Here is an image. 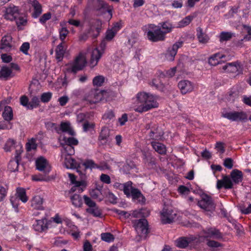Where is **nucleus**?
<instances>
[{"mask_svg":"<svg viewBox=\"0 0 251 251\" xmlns=\"http://www.w3.org/2000/svg\"><path fill=\"white\" fill-rule=\"evenodd\" d=\"M193 19V16H192L189 15L186 17L179 23V27H184L188 25L191 23Z\"/></svg>","mask_w":251,"mask_h":251,"instance_id":"45","label":"nucleus"},{"mask_svg":"<svg viewBox=\"0 0 251 251\" xmlns=\"http://www.w3.org/2000/svg\"><path fill=\"white\" fill-rule=\"evenodd\" d=\"M83 199L84 203L89 207L88 208H91L97 205L95 201L86 195L83 196Z\"/></svg>","mask_w":251,"mask_h":251,"instance_id":"52","label":"nucleus"},{"mask_svg":"<svg viewBox=\"0 0 251 251\" xmlns=\"http://www.w3.org/2000/svg\"><path fill=\"white\" fill-rule=\"evenodd\" d=\"M109 137V131L106 128H103L100 132L99 139L101 140H105Z\"/></svg>","mask_w":251,"mask_h":251,"instance_id":"53","label":"nucleus"},{"mask_svg":"<svg viewBox=\"0 0 251 251\" xmlns=\"http://www.w3.org/2000/svg\"><path fill=\"white\" fill-rule=\"evenodd\" d=\"M83 249L84 251H92V245L89 241L86 240L83 244Z\"/></svg>","mask_w":251,"mask_h":251,"instance_id":"64","label":"nucleus"},{"mask_svg":"<svg viewBox=\"0 0 251 251\" xmlns=\"http://www.w3.org/2000/svg\"><path fill=\"white\" fill-rule=\"evenodd\" d=\"M15 141L13 139H9L6 142L4 150L5 151H10L11 150L15 148Z\"/></svg>","mask_w":251,"mask_h":251,"instance_id":"43","label":"nucleus"},{"mask_svg":"<svg viewBox=\"0 0 251 251\" xmlns=\"http://www.w3.org/2000/svg\"><path fill=\"white\" fill-rule=\"evenodd\" d=\"M51 13L48 12L43 14L39 19V21L42 24H44L47 21L49 20L51 18Z\"/></svg>","mask_w":251,"mask_h":251,"instance_id":"59","label":"nucleus"},{"mask_svg":"<svg viewBox=\"0 0 251 251\" xmlns=\"http://www.w3.org/2000/svg\"><path fill=\"white\" fill-rule=\"evenodd\" d=\"M182 41H178L175 43L172 47L168 48L165 54L166 59L169 61H173L178 49L182 47Z\"/></svg>","mask_w":251,"mask_h":251,"instance_id":"12","label":"nucleus"},{"mask_svg":"<svg viewBox=\"0 0 251 251\" xmlns=\"http://www.w3.org/2000/svg\"><path fill=\"white\" fill-rule=\"evenodd\" d=\"M67 46L65 42H62L56 47L55 50L56 59L58 61H61L64 55Z\"/></svg>","mask_w":251,"mask_h":251,"instance_id":"24","label":"nucleus"},{"mask_svg":"<svg viewBox=\"0 0 251 251\" xmlns=\"http://www.w3.org/2000/svg\"><path fill=\"white\" fill-rule=\"evenodd\" d=\"M132 223L137 232L141 236H146L149 232L148 223L146 219L143 218L133 220Z\"/></svg>","mask_w":251,"mask_h":251,"instance_id":"5","label":"nucleus"},{"mask_svg":"<svg viewBox=\"0 0 251 251\" xmlns=\"http://www.w3.org/2000/svg\"><path fill=\"white\" fill-rule=\"evenodd\" d=\"M63 147H64V149L65 151L66 152L68 155H71L74 154L75 150H74V148L73 146L65 144L64 145Z\"/></svg>","mask_w":251,"mask_h":251,"instance_id":"58","label":"nucleus"},{"mask_svg":"<svg viewBox=\"0 0 251 251\" xmlns=\"http://www.w3.org/2000/svg\"><path fill=\"white\" fill-rule=\"evenodd\" d=\"M65 144L73 146V145H77L78 144V141L75 138L69 137L68 138H64V139Z\"/></svg>","mask_w":251,"mask_h":251,"instance_id":"51","label":"nucleus"},{"mask_svg":"<svg viewBox=\"0 0 251 251\" xmlns=\"http://www.w3.org/2000/svg\"><path fill=\"white\" fill-rule=\"evenodd\" d=\"M222 69L225 72L227 73L240 74L242 72V67L241 63L238 61L226 63L223 66Z\"/></svg>","mask_w":251,"mask_h":251,"instance_id":"8","label":"nucleus"},{"mask_svg":"<svg viewBox=\"0 0 251 251\" xmlns=\"http://www.w3.org/2000/svg\"><path fill=\"white\" fill-rule=\"evenodd\" d=\"M12 127V123H6L4 121L0 122V129H11Z\"/></svg>","mask_w":251,"mask_h":251,"instance_id":"60","label":"nucleus"},{"mask_svg":"<svg viewBox=\"0 0 251 251\" xmlns=\"http://www.w3.org/2000/svg\"><path fill=\"white\" fill-rule=\"evenodd\" d=\"M130 197L136 202L142 204L145 202L146 199L145 197L143 195L141 191L137 188H135L132 190Z\"/></svg>","mask_w":251,"mask_h":251,"instance_id":"23","label":"nucleus"},{"mask_svg":"<svg viewBox=\"0 0 251 251\" xmlns=\"http://www.w3.org/2000/svg\"><path fill=\"white\" fill-rule=\"evenodd\" d=\"M230 176L232 180L235 184H238L242 181L243 173L241 171L237 170H234L231 173Z\"/></svg>","mask_w":251,"mask_h":251,"instance_id":"30","label":"nucleus"},{"mask_svg":"<svg viewBox=\"0 0 251 251\" xmlns=\"http://www.w3.org/2000/svg\"><path fill=\"white\" fill-rule=\"evenodd\" d=\"M225 57L226 56L225 55L222 54L220 53H216L209 57L208 63L210 65L216 66L221 63V60Z\"/></svg>","mask_w":251,"mask_h":251,"instance_id":"25","label":"nucleus"},{"mask_svg":"<svg viewBox=\"0 0 251 251\" xmlns=\"http://www.w3.org/2000/svg\"><path fill=\"white\" fill-rule=\"evenodd\" d=\"M36 168L40 171L48 174L51 170V167L48 161L45 158L41 157L36 161Z\"/></svg>","mask_w":251,"mask_h":251,"instance_id":"14","label":"nucleus"},{"mask_svg":"<svg viewBox=\"0 0 251 251\" xmlns=\"http://www.w3.org/2000/svg\"><path fill=\"white\" fill-rule=\"evenodd\" d=\"M91 198L93 199H99L100 201L101 200L99 197L101 195V193L100 189H95L92 190L90 192Z\"/></svg>","mask_w":251,"mask_h":251,"instance_id":"46","label":"nucleus"},{"mask_svg":"<svg viewBox=\"0 0 251 251\" xmlns=\"http://www.w3.org/2000/svg\"><path fill=\"white\" fill-rule=\"evenodd\" d=\"M163 135V133L159 131L158 126H156L151 127L149 134L150 138L155 140L160 139Z\"/></svg>","mask_w":251,"mask_h":251,"instance_id":"29","label":"nucleus"},{"mask_svg":"<svg viewBox=\"0 0 251 251\" xmlns=\"http://www.w3.org/2000/svg\"><path fill=\"white\" fill-rule=\"evenodd\" d=\"M82 165L85 167V170L88 168L93 169L98 167V165H96L94 162L91 160L86 161V162H84Z\"/></svg>","mask_w":251,"mask_h":251,"instance_id":"49","label":"nucleus"},{"mask_svg":"<svg viewBox=\"0 0 251 251\" xmlns=\"http://www.w3.org/2000/svg\"><path fill=\"white\" fill-rule=\"evenodd\" d=\"M151 146L153 149L158 153L161 154H165L166 149L165 146L162 143L156 142H151Z\"/></svg>","mask_w":251,"mask_h":251,"instance_id":"32","label":"nucleus"},{"mask_svg":"<svg viewBox=\"0 0 251 251\" xmlns=\"http://www.w3.org/2000/svg\"><path fill=\"white\" fill-rule=\"evenodd\" d=\"M206 237L212 238L216 239H220L223 238L222 233L214 227H209L203 230Z\"/></svg>","mask_w":251,"mask_h":251,"instance_id":"18","label":"nucleus"},{"mask_svg":"<svg viewBox=\"0 0 251 251\" xmlns=\"http://www.w3.org/2000/svg\"><path fill=\"white\" fill-rule=\"evenodd\" d=\"M123 187L124 188H123L122 190L124 191V194L127 197H130L132 190L135 189V188L132 187V182L128 181L126 183H125Z\"/></svg>","mask_w":251,"mask_h":251,"instance_id":"37","label":"nucleus"},{"mask_svg":"<svg viewBox=\"0 0 251 251\" xmlns=\"http://www.w3.org/2000/svg\"><path fill=\"white\" fill-rule=\"evenodd\" d=\"M43 200L40 196L34 197L31 201V206L35 209H43Z\"/></svg>","mask_w":251,"mask_h":251,"instance_id":"26","label":"nucleus"},{"mask_svg":"<svg viewBox=\"0 0 251 251\" xmlns=\"http://www.w3.org/2000/svg\"><path fill=\"white\" fill-rule=\"evenodd\" d=\"M176 214L171 209L163 208L161 213V221L163 224L172 223L175 218Z\"/></svg>","mask_w":251,"mask_h":251,"instance_id":"11","label":"nucleus"},{"mask_svg":"<svg viewBox=\"0 0 251 251\" xmlns=\"http://www.w3.org/2000/svg\"><path fill=\"white\" fill-rule=\"evenodd\" d=\"M178 191L182 195H188L190 192L189 189L184 185H180L178 188Z\"/></svg>","mask_w":251,"mask_h":251,"instance_id":"57","label":"nucleus"},{"mask_svg":"<svg viewBox=\"0 0 251 251\" xmlns=\"http://www.w3.org/2000/svg\"><path fill=\"white\" fill-rule=\"evenodd\" d=\"M13 20L16 21L18 26L22 25H25L26 23V20L19 15L15 18Z\"/></svg>","mask_w":251,"mask_h":251,"instance_id":"56","label":"nucleus"},{"mask_svg":"<svg viewBox=\"0 0 251 251\" xmlns=\"http://www.w3.org/2000/svg\"><path fill=\"white\" fill-rule=\"evenodd\" d=\"M8 187H3L0 185V202L3 201L5 198L7 193Z\"/></svg>","mask_w":251,"mask_h":251,"instance_id":"50","label":"nucleus"},{"mask_svg":"<svg viewBox=\"0 0 251 251\" xmlns=\"http://www.w3.org/2000/svg\"><path fill=\"white\" fill-rule=\"evenodd\" d=\"M28 3L30 4L34 9L32 14L33 18H36L39 17L42 12V6L37 0H29Z\"/></svg>","mask_w":251,"mask_h":251,"instance_id":"20","label":"nucleus"},{"mask_svg":"<svg viewBox=\"0 0 251 251\" xmlns=\"http://www.w3.org/2000/svg\"><path fill=\"white\" fill-rule=\"evenodd\" d=\"M198 205L201 208L208 211H213L215 209V204L212 198L207 194L201 196V199L198 201Z\"/></svg>","mask_w":251,"mask_h":251,"instance_id":"6","label":"nucleus"},{"mask_svg":"<svg viewBox=\"0 0 251 251\" xmlns=\"http://www.w3.org/2000/svg\"><path fill=\"white\" fill-rule=\"evenodd\" d=\"M232 187V181L227 176H225L223 179L217 181V188L218 189H220L222 187H224L225 189H231Z\"/></svg>","mask_w":251,"mask_h":251,"instance_id":"21","label":"nucleus"},{"mask_svg":"<svg viewBox=\"0 0 251 251\" xmlns=\"http://www.w3.org/2000/svg\"><path fill=\"white\" fill-rule=\"evenodd\" d=\"M107 94V91L104 90H92L86 94L83 99L91 104L96 103L104 99Z\"/></svg>","mask_w":251,"mask_h":251,"instance_id":"3","label":"nucleus"},{"mask_svg":"<svg viewBox=\"0 0 251 251\" xmlns=\"http://www.w3.org/2000/svg\"><path fill=\"white\" fill-rule=\"evenodd\" d=\"M105 77L102 75H98L95 76L93 79V84L94 86L100 87L102 85L104 82Z\"/></svg>","mask_w":251,"mask_h":251,"instance_id":"41","label":"nucleus"},{"mask_svg":"<svg viewBox=\"0 0 251 251\" xmlns=\"http://www.w3.org/2000/svg\"><path fill=\"white\" fill-rule=\"evenodd\" d=\"M86 211L88 213L92 215L94 217H101L102 216L101 210L97 205L91 208H87Z\"/></svg>","mask_w":251,"mask_h":251,"instance_id":"33","label":"nucleus"},{"mask_svg":"<svg viewBox=\"0 0 251 251\" xmlns=\"http://www.w3.org/2000/svg\"><path fill=\"white\" fill-rule=\"evenodd\" d=\"M197 36L199 42L201 44L207 43L209 38L207 35L203 32L202 29L199 27L197 28Z\"/></svg>","mask_w":251,"mask_h":251,"instance_id":"28","label":"nucleus"},{"mask_svg":"<svg viewBox=\"0 0 251 251\" xmlns=\"http://www.w3.org/2000/svg\"><path fill=\"white\" fill-rule=\"evenodd\" d=\"M178 87L183 94L192 92L194 89V85L187 80H181L178 83Z\"/></svg>","mask_w":251,"mask_h":251,"instance_id":"17","label":"nucleus"},{"mask_svg":"<svg viewBox=\"0 0 251 251\" xmlns=\"http://www.w3.org/2000/svg\"><path fill=\"white\" fill-rule=\"evenodd\" d=\"M222 116L224 118L232 121H245L247 120L248 115L244 111H233L226 112L222 114Z\"/></svg>","mask_w":251,"mask_h":251,"instance_id":"7","label":"nucleus"},{"mask_svg":"<svg viewBox=\"0 0 251 251\" xmlns=\"http://www.w3.org/2000/svg\"><path fill=\"white\" fill-rule=\"evenodd\" d=\"M115 28H111V29L108 30L106 32V34L105 36L106 39L108 40H111L117 33L116 30L114 29Z\"/></svg>","mask_w":251,"mask_h":251,"instance_id":"54","label":"nucleus"},{"mask_svg":"<svg viewBox=\"0 0 251 251\" xmlns=\"http://www.w3.org/2000/svg\"><path fill=\"white\" fill-rule=\"evenodd\" d=\"M101 22L99 20H93L90 22V28L88 33L93 38H95L99 35Z\"/></svg>","mask_w":251,"mask_h":251,"instance_id":"10","label":"nucleus"},{"mask_svg":"<svg viewBox=\"0 0 251 251\" xmlns=\"http://www.w3.org/2000/svg\"><path fill=\"white\" fill-rule=\"evenodd\" d=\"M100 236L101 240L106 242L109 243L114 240L113 235L109 232L102 233Z\"/></svg>","mask_w":251,"mask_h":251,"instance_id":"42","label":"nucleus"},{"mask_svg":"<svg viewBox=\"0 0 251 251\" xmlns=\"http://www.w3.org/2000/svg\"><path fill=\"white\" fill-rule=\"evenodd\" d=\"M215 148L222 154L225 151L224 144L222 142H217L216 144Z\"/></svg>","mask_w":251,"mask_h":251,"instance_id":"63","label":"nucleus"},{"mask_svg":"<svg viewBox=\"0 0 251 251\" xmlns=\"http://www.w3.org/2000/svg\"><path fill=\"white\" fill-rule=\"evenodd\" d=\"M29 100L27 97L25 96H23L20 98V103L21 104L26 107L28 109Z\"/></svg>","mask_w":251,"mask_h":251,"instance_id":"62","label":"nucleus"},{"mask_svg":"<svg viewBox=\"0 0 251 251\" xmlns=\"http://www.w3.org/2000/svg\"><path fill=\"white\" fill-rule=\"evenodd\" d=\"M19 15L18 8L14 5H10L6 8L4 14L5 19L13 21Z\"/></svg>","mask_w":251,"mask_h":251,"instance_id":"16","label":"nucleus"},{"mask_svg":"<svg viewBox=\"0 0 251 251\" xmlns=\"http://www.w3.org/2000/svg\"><path fill=\"white\" fill-rule=\"evenodd\" d=\"M224 165L226 168L231 169L233 167V160L231 158H226L224 160Z\"/></svg>","mask_w":251,"mask_h":251,"instance_id":"61","label":"nucleus"},{"mask_svg":"<svg viewBox=\"0 0 251 251\" xmlns=\"http://www.w3.org/2000/svg\"><path fill=\"white\" fill-rule=\"evenodd\" d=\"M16 194L17 197L23 202H26L28 200V198L26 195L25 190L23 188H18L17 189Z\"/></svg>","mask_w":251,"mask_h":251,"instance_id":"38","label":"nucleus"},{"mask_svg":"<svg viewBox=\"0 0 251 251\" xmlns=\"http://www.w3.org/2000/svg\"><path fill=\"white\" fill-rule=\"evenodd\" d=\"M69 31L66 27H62L59 31V38L62 42H64V40L67 35H68Z\"/></svg>","mask_w":251,"mask_h":251,"instance_id":"55","label":"nucleus"},{"mask_svg":"<svg viewBox=\"0 0 251 251\" xmlns=\"http://www.w3.org/2000/svg\"><path fill=\"white\" fill-rule=\"evenodd\" d=\"M99 6L107 11L108 13L112 16V10L109 8V5L102 0H98Z\"/></svg>","mask_w":251,"mask_h":251,"instance_id":"47","label":"nucleus"},{"mask_svg":"<svg viewBox=\"0 0 251 251\" xmlns=\"http://www.w3.org/2000/svg\"><path fill=\"white\" fill-rule=\"evenodd\" d=\"M72 204L75 207H80L82 204V201L80 196L78 194H74L71 197Z\"/></svg>","mask_w":251,"mask_h":251,"instance_id":"39","label":"nucleus"},{"mask_svg":"<svg viewBox=\"0 0 251 251\" xmlns=\"http://www.w3.org/2000/svg\"><path fill=\"white\" fill-rule=\"evenodd\" d=\"M3 119L8 122L10 123L13 119V113L12 108L9 106H5L2 114Z\"/></svg>","mask_w":251,"mask_h":251,"instance_id":"27","label":"nucleus"},{"mask_svg":"<svg viewBox=\"0 0 251 251\" xmlns=\"http://www.w3.org/2000/svg\"><path fill=\"white\" fill-rule=\"evenodd\" d=\"M49 125L51 127L53 128L58 133H60L62 131L67 132L71 135H75V132L71 127L69 123H61L60 127H58L55 124L53 123H50Z\"/></svg>","mask_w":251,"mask_h":251,"instance_id":"9","label":"nucleus"},{"mask_svg":"<svg viewBox=\"0 0 251 251\" xmlns=\"http://www.w3.org/2000/svg\"><path fill=\"white\" fill-rule=\"evenodd\" d=\"M11 69L7 66H2L0 71V78L7 80L13 76Z\"/></svg>","mask_w":251,"mask_h":251,"instance_id":"31","label":"nucleus"},{"mask_svg":"<svg viewBox=\"0 0 251 251\" xmlns=\"http://www.w3.org/2000/svg\"><path fill=\"white\" fill-rule=\"evenodd\" d=\"M160 26L153 24L149 25V29L147 31V36L149 40L153 42L163 41L165 39V35L171 32L173 26L172 25L165 22L160 23Z\"/></svg>","mask_w":251,"mask_h":251,"instance_id":"1","label":"nucleus"},{"mask_svg":"<svg viewBox=\"0 0 251 251\" xmlns=\"http://www.w3.org/2000/svg\"><path fill=\"white\" fill-rule=\"evenodd\" d=\"M104 52V50L102 49L101 50L96 48L93 50L91 53V58L90 60V67L93 68L97 65L99 61L101 58Z\"/></svg>","mask_w":251,"mask_h":251,"instance_id":"15","label":"nucleus"},{"mask_svg":"<svg viewBox=\"0 0 251 251\" xmlns=\"http://www.w3.org/2000/svg\"><path fill=\"white\" fill-rule=\"evenodd\" d=\"M136 104L134 110L139 113L147 111L158 106L154 97L145 92H140L137 94Z\"/></svg>","mask_w":251,"mask_h":251,"instance_id":"2","label":"nucleus"},{"mask_svg":"<svg viewBox=\"0 0 251 251\" xmlns=\"http://www.w3.org/2000/svg\"><path fill=\"white\" fill-rule=\"evenodd\" d=\"M40 105V100L36 96H33L29 102L28 109H32L34 108L39 106Z\"/></svg>","mask_w":251,"mask_h":251,"instance_id":"40","label":"nucleus"},{"mask_svg":"<svg viewBox=\"0 0 251 251\" xmlns=\"http://www.w3.org/2000/svg\"><path fill=\"white\" fill-rule=\"evenodd\" d=\"M51 97L52 93L51 92L44 93L41 96V100L44 103L48 102Z\"/></svg>","mask_w":251,"mask_h":251,"instance_id":"48","label":"nucleus"},{"mask_svg":"<svg viewBox=\"0 0 251 251\" xmlns=\"http://www.w3.org/2000/svg\"><path fill=\"white\" fill-rule=\"evenodd\" d=\"M234 34L231 32H222L219 35V40L221 42L227 41L230 40L233 36Z\"/></svg>","mask_w":251,"mask_h":251,"instance_id":"36","label":"nucleus"},{"mask_svg":"<svg viewBox=\"0 0 251 251\" xmlns=\"http://www.w3.org/2000/svg\"><path fill=\"white\" fill-rule=\"evenodd\" d=\"M17 155L15 156V158L13 160H11L9 163V168L11 171L15 172L18 170V167L19 166V162L20 160V156L18 153L17 151H16Z\"/></svg>","mask_w":251,"mask_h":251,"instance_id":"34","label":"nucleus"},{"mask_svg":"<svg viewBox=\"0 0 251 251\" xmlns=\"http://www.w3.org/2000/svg\"><path fill=\"white\" fill-rule=\"evenodd\" d=\"M33 227L35 230L39 232H43L47 230L48 228L47 219L44 218L41 220H36L35 223L33 225Z\"/></svg>","mask_w":251,"mask_h":251,"instance_id":"22","label":"nucleus"},{"mask_svg":"<svg viewBox=\"0 0 251 251\" xmlns=\"http://www.w3.org/2000/svg\"><path fill=\"white\" fill-rule=\"evenodd\" d=\"M239 95V91L236 89H232L227 93L226 99L229 102H234L237 99Z\"/></svg>","mask_w":251,"mask_h":251,"instance_id":"35","label":"nucleus"},{"mask_svg":"<svg viewBox=\"0 0 251 251\" xmlns=\"http://www.w3.org/2000/svg\"><path fill=\"white\" fill-rule=\"evenodd\" d=\"M197 237L193 235H189L186 237H181L176 240V245L179 248L184 249L187 247L190 244L195 241Z\"/></svg>","mask_w":251,"mask_h":251,"instance_id":"13","label":"nucleus"},{"mask_svg":"<svg viewBox=\"0 0 251 251\" xmlns=\"http://www.w3.org/2000/svg\"><path fill=\"white\" fill-rule=\"evenodd\" d=\"M12 37L10 35H6L2 38L0 41V49L5 51H9L12 48Z\"/></svg>","mask_w":251,"mask_h":251,"instance_id":"19","label":"nucleus"},{"mask_svg":"<svg viewBox=\"0 0 251 251\" xmlns=\"http://www.w3.org/2000/svg\"><path fill=\"white\" fill-rule=\"evenodd\" d=\"M37 145L36 143V140L32 138L26 144V149L27 151H30L32 150H36Z\"/></svg>","mask_w":251,"mask_h":251,"instance_id":"44","label":"nucleus"},{"mask_svg":"<svg viewBox=\"0 0 251 251\" xmlns=\"http://www.w3.org/2000/svg\"><path fill=\"white\" fill-rule=\"evenodd\" d=\"M86 64V60L85 56L80 53L72 63L68 65L67 70L69 73L76 74L78 71L82 70Z\"/></svg>","mask_w":251,"mask_h":251,"instance_id":"4","label":"nucleus"}]
</instances>
